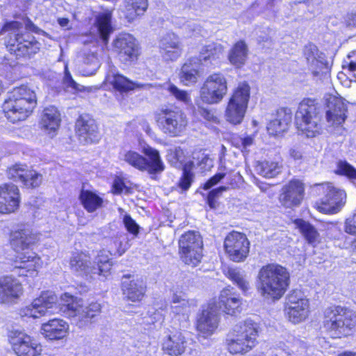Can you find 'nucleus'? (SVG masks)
I'll list each match as a JSON object with an SVG mask.
<instances>
[{"label":"nucleus","instance_id":"1","mask_svg":"<svg viewBox=\"0 0 356 356\" xmlns=\"http://www.w3.org/2000/svg\"><path fill=\"white\" fill-rule=\"evenodd\" d=\"M39 241L38 235L26 224L21 223L8 234V243L15 257L10 260V271L19 277L35 278L38 276L43 261L33 247Z\"/></svg>","mask_w":356,"mask_h":356},{"label":"nucleus","instance_id":"2","mask_svg":"<svg viewBox=\"0 0 356 356\" xmlns=\"http://www.w3.org/2000/svg\"><path fill=\"white\" fill-rule=\"evenodd\" d=\"M290 285L291 273L286 267L277 263H268L259 269L256 289L263 298L277 301L284 296Z\"/></svg>","mask_w":356,"mask_h":356},{"label":"nucleus","instance_id":"3","mask_svg":"<svg viewBox=\"0 0 356 356\" xmlns=\"http://www.w3.org/2000/svg\"><path fill=\"white\" fill-rule=\"evenodd\" d=\"M37 105L35 92L26 84H21L8 92L1 104V111L7 121L15 124L29 118Z\"/></svg>","mask_w":356,"mask_h":356},{"label":"nucleus","instance_id":"4","mask_svg":"<svg viewBox=\"0 0 356 356\" xmlns=\"http://www.w3.org/2000/svg\"><path fill=\"white\" fill-rule=\"evenodd\" d=\"M323 111L318 99L309 97L302 98L294 115V125L298 134L314 138L323 133Z\"/></svg>","mask_w":356,"mask_h":356},{"label":"nucleus","instance_id":"5","mask_svg":"<svg viewBox=\"0 0 356 356\" xmlns=\"http://www.w3.org/2000/svg\"><path fill=\"white\" fill-rule=\"evenodd\" d=\"M22 24L17 20L6 21L1 32H6L4 45L7 51L17 58H31L40 50V43L32 33L22 31Z\"/></svg>","mask_w":356,"mask_h":356},{"label":"nucleus","instance_id":"6","mask_svg":"<svg viewBox=\"0 0 356 356\" xmlns=\"http://www.w3.org/2000/svg\"><path fill=\"white\" fill-rule=\"evenodd\" d=\"M356 327V314L340 305H331L323 312L322 327L332 339L346 338Z\"/></svg>","mask_w":356,"mask_h":356},{"label":"nucleus","instance_id":"7","mask_svg":"<svg viewBox=\"0 0 356 356\" xmlns=\"http://www.w3.org/2000/svg\"><path fill=\"white\" fill-rule=\"evenodd\" d=\"M258 333V325L251 319L236 323L227 334V351L232 355L245 356L257 346Z\"/></svg>","mask_w":356,"mask_h":356},{"label":"nucleus","instance_id":"8","mask_svg":"<svg viewBox=\"0 0 356 356\" xmlns=\"http://www.w3.org/2000/svg\"><path fill=\"white\" fill-rule=\"evenodd\" d=\"M154 115L159 129L169 137H180L188 124L184 110L172 104L161 106Z\"/></svg>","mask_w":356,"mask_h":356},{"label":"nucleus","instance_id":"9","mask_svg":"<svg viewBox=\"0 0 356 356\" xmlns=\"http://www.w3.org/2000/svg\"><path fill=\"white\" fill-rule=\"evenodd\" d=\"M142 152L144 156L135 150H128L124 154V161L135 169L147 172L152 178L165 171V165L158 149L146 146Z\"/></svg>","mask_w":356,"mask_h":356},{"label":"nucleus","instance_id":"10","mask_svg":"<svg viewBox=\"0 0 356 356\" xmlns=\"http://www.w3.org/2000/svg\"><path fill=\"white\" fill-rule=\"evenodd\" d=\"M250 97L251 86L248 81L239 82L232 90L228 102H227L224 111L225 120L234 126L240 124L244 120V117L247 113Z\"/></svg>","mask_w":356,"mask_h":356},{"label":"nucleus","instance_id":"11","mask_svg":"<svg viewBox=\"0 0 356 356\" xmlns=\"http://www.w3.org/2000/svg\"><path fill=\"white\" fill-rule=\"evenodd\" d=\"M180 260L186 266L195 268L204 258V241L199 232L189 230L181 235L178 241Z\"/></svg>","mask_w":356,"mask_h":356},{"label":"nucleus","instance_id":"12","mask_svg":"<svg viewBox=\"0 0 356 356\" xmlns=\"http://www.w3.org/2000/svg\"><path fill=\"white\" fill-rule=\"evenodd\" d=\"M11 350L16 356H40L42 346L33 335L23 330L13 329L7 334Z\"/></svg>","mask_w":356,"mask_h":356},{"label":"nucleus","instance_id":"13","mask_svg":"<svg viewBox=\"0 0 356 356\" xmlns=\"http://www.w3.org/2000/svg\"><path fill=\"white\" fill-rule=\"evenodd\" d=\"M222 248L229 261L242 263L250 256L251 243L245 234L232 230L225 235Z\"/></svg>","mask_w":356,"mask_h":356},{"label":"nucleus","instance_id":"14","mask_svg":"<svg viewBox=\"0 0 356 356\" xmlns=\"http://www.w3.org/2000/svg\"><path fill=\"white\" fill-rule=\"evenodd\" d=\"M227 93V79L220 72L207 76L200 88V97L207 104H218Z\"/></svg>","mask_w":356,"mask_h":356},{"label":"nucleus","instance_id":"15","mask_svg":"<svg viewBox=\"0 0 356 356\" xmlns=\"http://www.w3.org/2000/svg\"><path fill=\"white\" fill-rule=\"evenodd\" d=\"M318 195L323 197L315 202L313 207L323 214L337 213L341 205L343 193L330 184L318 185Z\"/></svg>","mask_w":356,"mask_h":356},{"label":"nucleus","instance_id":"16","mask_svg":"<svg viewBox=\"0 0 356 356\" xmlns=\"http://www.w3.org/2000/svg\"><path fill=\"white\" fill-rule=\"evenodd\" d=\"M325 119L330 127H342L348 118V102L339 95H330L325 100Z\"/></svg>","mask_w":356,"mask_h":356},{"label":"nucleus","instance_id":"17","mask_svg":"<svg viewBox=\"0 0 356 356\" xmlns=\"http://www.w3.org/2000/svg\"><path fill=\"white\" fill-rule=\"evenodd\" d=\"M305 195V185L300 179L293 178L280 189L278 201L284 209H293L300 207Z\"/></svg>","mask_w":356,"mask_h":356},{"label":"nucleus","instance_id":"18","mask_svg":"<svg viewBox=\"0 0 356 356\" xmlns=\"http://www.w3.org/2000/svg\"><path fill=\"white\" fill-rule=\"evenodd\" d=\"M284 312L293 323L305 321L310 313L309 301L300 291L293 290L287 296Z\"/></svg>","mask_w":356,"mask_h":356},{"label":"nucleus","instance_id":"19","mask_svg":"<svg viewBox=\"0 0 356 356\" xmlns=\"http://www.w3.org/2000/svg\"><path fill=\"white\" fill-rule=\"evenodd\" d=\"M220 318L216 312V303L210 302L202 307L197 315L195 328L204 338L211 337L219 327Z\"/></svg>","mask_w":356,"mask_h":356},{"label":"nucleus","instance_id":"20","mask_svg":"<svg viewBox=\"0 0 356 356\" xmlns=\"http://www.w3.org/2000/svg\"><path fill=\"white\" fill-rule=\"evenodd\" d=\"M21 202L22 195L17 185L10 182L0 184V215L17 213Z\"/></svg>","mask_w":356,"mask_h":356},{"label":"nucleus","instance_id":"21","mask_svg":"<svg viewBox=\"0 0 356 356\" xmlns=\"http://www.w3.org/2000/svg\"><path fill=\"white\" fill-rule=\"evenodd\" d=\"M24 293L23 284L15 276L6 275L0 277V303L16 304Z\"/></svg>","mask_w":356,"mask_h":356},{"label":"nucleus","instance_id":"22","mask_svg":"<svg viewBox=\"0 0 356 356\" xmlns=\"http://www.w3.org/2000/svg\"><path fill=\"white\" fill-rule=\"evenodd\" d=\"M217 307L229 316H237L243 312V299L234 287H224L218 294Z\"/></svg>","mask_w":356,"mask_h":356},{"label":"nucleus","instance_id":"23","mask_svg":"<svg viewBox=\"0 0 356 356\" xmlns=\"http://www.w3.org/2000/svg\"><path fill=\"white\" fill-rule=\"evenodd\" d=\"M75 132L79 140L85 144H92L99 141L98 125L88 115H80L75 122Z\"/></svg>","mask_w":356,"mask_h":356},{"label":"nucleus","instance_id":"24","mask_svg":"<svg viewBox=\"0 0 356 356\" xmlns=\"http://www.w3.org/2000/svg\"><path fill=\"white\" fill-rule=\"evenodd\" d=\"M113 47L118 55L125 63L136 61L140 54L135 38L131 35L117 38L113 42Z\"/></svg>","mask_w":356,"mask_h":356},{"label":"nucleus","instance_id":"25","mask_svg":"<svg viewBox=\"0 0 356 356\" xmlns=\"http://www.w3.org/2000/svg\"><path fill=\"white\" fill-rule=\"evenodd\" d=\"M188 345V340L183 332L176 330L163 338L161 349L168 356H181L186 353Z\"/></svg>","mask_w":356,"mask_h":356},{"label":"nucleus","instance_id":"26","mask_svg":"<svg viewBox=\"0 0 356 356\" xmlns=\"http://www.w3.org/2000/svg\"><path fill=\"white\" fill-rule=\"evenodd\" d=\"M160 52L167 61H175L183 54V44L178 35L173 32L168 33L161 40Z\"/></svg>","mask_w":356,"mask_h":356},{"label":"nucleus","instance_id":"27","mask_svg":"<svg viewBox=\"0 0 356 356\" xmlns=\"http://www.w3.org/2000/svg\"><path fill=\"white\" fill-rule=\"evenodd\" d=\"M68 262L71 271L76 275L87 277L95 273L91 256L87 252L79 250L72 252Z\"/></svg>","mask_w":356,"mask_h":356},{"label":"nucleus","instance_id":"28","mask_svg":"<svg viewBox=\"0 0 356 356\" xmlns=\"http://www.w3.org/2000/svg\"><path fill=\"white\" fill-rule=\"evenodd\" d=\"M60 123V114L57 107L49 106L43 109L39 120V127L51 138L57 134Z\"/></svg>","mask_w":356,"mask_h":356},{"label":"nucleus","instance_id":"29","mask_svg":"<svg viewBox=\"0 0 356 356\" xmlns=\"http://www.w3.org/2000/svg\"><path fill=\"white\" fill-rule=\"evenodd\" d=\"M69 325L63 319L55 318L42 324L41 332L49 340H60L68 334Z\"/></svg>","mask_w":356,"mask_h":356},{"label":"nucleus","instance_id":"30","mask_svg":"<svg viewBox=\"0 0 356 356\" xmlns=\"http://www.w3.org/2000/svg\"><path fill=\"white\" fill-rule=\"evenodd\" d=\"M302 54L308 67L314 76L318 75L326 66V62L321 56V53L317 46L312 42L305 44Z\"/></svg>","mask_w":356,"mask_h":356},{"label":"nucleus","instance_id":"31","mask_svg":"<svg viewBox=\"0 0 356 356\" xmlns=\"http://www.w3.org/2000/svg\"><path fill=\"white\" fill-rule=\"evenodd\" d=\"M291 122V117L284 110H277L266 124V131L269 136L279 137L286 131Z\"/></svg>","mask_w":356,"mask_h":356},{"label":"nucleus","instance_id":"32","mask_svg":"<svg viewBox=\"0 0 356 356\" xmlns=\"http://www.w3.org/2000/svg\"><path fill=\"white\" fill-rule=\"evenodd\" d=\"M250 49L247 42L243 40H238L232 44L228 50V61L236 68L243 67L248 60Z\"/></svg>","mask_w":356,"mask_h":356},{"label":"nucleus","instance_id":"33","mask_svg":"<svg viewBox=\"0 0 356 356\" xmlns=\"http://www.w3.org/2000/svg\"><path fill=\"white\" fill-rule=\"evenodd\" d=\"M122 291L127 300L141 302L145 296L147 286L143 280L124 281L122 283Z\"/></svg>","mask_w":356,"mask_h":356},{"label":"nucleus","instance_id":"34","mask_svg":"<svg viewBox=\"0 0 356 356\" xmlns=\"http://www.w3.org/2000/svg\"><path fill=\"white\" fill-rule=\"evenodd\" d=\"M227 175H228V183H227L225 187H228V190L238 188V182L243 179V177L238 173H234L232 171L229 173H216L213 176H211V178H209L200 188L204 191L210 190L214 186L220 183L222 180L226 177Z\"/></svg>","mask_w":356,"mask_h":356},{"label":"nucleus","instance_id":"35","mask_svg":"<svg viewBox=\"0 0 356 356\" xmlns=\"http://www.w3.org/2000/svg\"><path fill=\"white\" fill-rule=\"evenodd\" d=\"M108 83L113 92L121 95L127 94L140 87V84L120 72L113 73Z\"/></svg>","mask_w":356,"mask_h":356},{"label":"nucleus","instance_id":"36","mask_svg":"<svg viewBox=\"0 0 356 356\" xmlns=\"http://www.w3.org/2000/svg\"><path fill=\"white\" fill-rule=\"evenodd\" d=\"M293 224L308 244L314 247L321 242L319 233L309 222L302 218H296Z\"/></svg>","mask_w":356,"mask_h":356},{"label":"nucleus","instance_id":"37","mask_svg":"<svg viewBox=\"0 0 356 356\" xmlns=\"http://www.w3.org/2000/svg\"><path fill=\"white\" fill-rule=\"evenodd\" d=\"M95 26L97 29L101 40L105 44H107L109 41L110 35L113 31L111 12L107 10L99 13L96 16Z\"/></svg>","mask_w":356,"mask_h":356},{"label":"nucleus","instance_id":"38","mask_svg":"<svg viewBox=\"0 0 356 356\" xmlns=\"http://www.w3.org/2000/svg\"><path fill=\"white\" fill-rule=\"evenodd\" d=\"M79 200L88 213H94L104 206L103 198L90 190L81 189Z\"/></svg>","mask_w":356,"mask_h":356},{"label":"nucleus","instance_id":"39","mask_svg":"<svg viewBox=\"0 0 356 356\" xmlns=\"http://www.w3.org/2000/svg\"><path fill=\"white\" fill-rule=\"evenodd\" d=\"M77 298L69 293L60 296V302L58 303V312L63 313L68 318L76 317L79 312Z\"/></svg>","mask_w":356,"mask_h":356},{"label":"nucleus","instance_id":"40","mask_svg":"<svg viewBox=\"0 0 356 356\" xmlns=\"http://www.w3.org/2000/svg\"><path fill=\"white\" fill-rule=\"evenodd\" d=\"M195 56L188 58L181 66L179 77L180 81L186 86H190L197 83L200 74V70L192 65L195 63Z\"/></svg>","mask_w":356,"mask_h":356},{"label":"nucleus","instance_id":"41","mask_svg":"<svg viewBox=\"0 0 356 356\" xmlns=\"http://www.w3.org/2000/svg\"><path fill=\"white\" fill-rule=\"evenodd\" d=\"M148 8V0H125L124 17L132 22L145 13Z\"/></svg>","mask_w":356,"mask_h":356},{"label":"nucleus","instance_id":"42","mask_svg":"<svg viewBox=\"0 0 356 356\" xmlns=\"http://www.w3.org/2000/svg\"><path fill=\"white\" fill-rule=\"evenodd\" d=\"M224 49L225 48L222 44L211 41L203 45L201 48L199 52L200 60L204 63H211L219 59Z\"/></svg>","mask_w":356,"mask_h":356},{"label":"nucleus","instance_id":"43","mask_svg":"<svg viewBox=\"0 0 356 356\" xmlns=\"http://www.w3.org/2000/svg\"><path fill=\"white\" fill-rule=\"evenodd\" d=\"M194 164L193 162L185 163L182 168L181 175L176 184V188L181 193H186L192 186L195 181V173L193 172Z\"/></svg>","mask_w":356,"mask_h":356},{"label":"nucleus","instance_id":"44","mask_svg":"<svg viewBox=\"0 0 356 356\" xmlns=\"http://www.w3.org/2000/svg\"><path fill=\"white\" fill-rule=\"evenodd\" d=\"M97 268L94 270V274L97 273L100 276L107 277L111 275V270L113 266L112 259L110 258L108 252L100 250L96 257Z\"/></svg>","mask_w":356,"mask_h":356},{"label":"nucleus","instance_id":"45","mask_svg":"<svg viewBox=\"0 0 356 356\" xmlns=\"http://www.w3.org/2000/svg\"><path fill=\"white\" fill-rule=\"evenodd\" d=\"M255 169L258 174L266 178H273L280 172V166L277 162L262 161L257 162Z\"/></svg>","mask_w":356,"mask_h":356},{"label":"nucleus","instance_id":"46","mask_svg":"<svg viewBox=\"0 0 356 356\" xmlns=\"http://www.w3.org/2000/svg\"><path fill=\"white\" fill-rule=\"evenodd\" d=\"M42 181V175L32 168H30L20 184L22 188L34 190L40 188Z\"/></svg>","mask_w":356,"mask_h":356},{"label":"nucleus","instance_id":"47","mask_svg":"<svg viewBox=\"0 0 356 356\" xmlns=\"http://www.w3.org/2000/svg\"><path fill=\"white\" fill-rule=\"evenodd\" d=\"M35 300L38 302L39 307L44 310L45 314L47 313L48 309L58 308L57 296L52 292L48 291H42Z\"/></svg>","mask_w":356,"mask_h":356},{"label":"nucleus","instance_id":"48","mask_svg":"<svg viewBox=\"0 0 356 356\" xmlns=\"http://www.w3.org/2000/svg\"><path fill=\"white\" fill-rule=\"evenodd\" d=\"M228 280H230L234 284H236L243 292L247 294L250 289V283L241 275V272L236 268H228L224 273Z\"/></svg>","mask_w":356,"mask_h":356},{"label":"nucleus","instance_id":"49","mask_svg":"<svg viewBox=\"0 0 356 356\" xmlns=\"http://www.w3.org/2000/svg\"><path fill=\"white\" fill-rule=\"evenodd\" d=\"M29 168L26 163H16L7 168L6 174L10 181L21 183Z\"/></svg>","mask_w":356,"mask_h":356},{"label":"nucleus","instance_id":"50","mask_svg":"<svg viewBox=\"0 0 356 356\" xmlns=\"http://www.w3.org/2000/svg\"><path fill=\"white\" fill-rule=\"evenodd\" d=\"M229 187L221 186L210 190L204 197V203L210 210H216L220 206L219 200L222 197V193L227 191Z\"/></svg>","mask_w":356,"mask_h":356},{"label":"nucleus","instance_id":"51","mask_svg":"<svg viewBox=\"0 0 356 356\" xmlns=\"http://www.w3.org/2000/svg\"><path fill=\"white\" fill-rule=\"evenodd\" d=\"M102 309V305L99 301L89 302L82 312L81 321L91 323L93 319L101 314Z\"/></svg>","mask_w":356,"mask_h":356},{"label":"nucleus","instance_id":"52","mask_svg":"<svg viewBox=\"0 0 356 356\" xmlns=\"http://www.w3.org/2000/svg\"><path fill=\"white\" fill-rule=\"evenodd\" d=\"M19 315L22 318H40L45 314L44 310L39 307L38 302H35V300L33 299L32 302L20 309Z\"/></svg>","mask_w":356,"mask_h":356},{"label":"nucleus","instance_id":"53","mask_svg":"<svg viewBox=\"0 0 356 356\" xmlns=\"http://www.w3.org/2000/svg\"><path fill=\"white\" fill-rule=\"evenodd\" d=\"M335 174L346 177L350 180H356V169L345 161L337 163Z\"/></svg>","mask_w":356,"mask_h":356},{"label":"nucleus","instance_id":"54","mask_svg":"<svg viewBox=\"0 0 356 356\" xmlns=\"http://www.w3.org/2000/svg\"><path fill=\"white\" fill-rule=\"evenodd\" d=\"M111 193L113 195H131L134 193V188L131 186H127L124 179L121 177H116L111 186Z\"/></svg>","mask_w":356,"mask_h":356},{"label":"nucleus","instance_id":"55","mask_svg":"<svg viewBox=\"0 0 356 356\" xmlns=\"http://www.w3.org/2000/svg\"><path fill=\"white\" fill-rule=\"evenodd\" d=\"M122 222L128 233L134 236H138L140 227L129 214H126L123 216Z\"/></svg>","mask_w":356,"mask_h":356},{"label":"nucleus","instance_id":"56","mask_svg":"<svg viewBox=\"0 0 356 356\" xmlns=\"http://www.w3.org/2000/svg\"><path fill=\"white\" fill-rule=\"evenodd\" d=\"M168 90L179 101L187 103L191 100L190 95L186 90L179 88L173 83L169 85Z\"/></svg>","mask_w":356,"mask_h":356},{"label":"nucleus","instance_id":"57","mask_svg":"<svg viewBox=\"0 0 356 356\" xmlns=\"http://www.w3.org/2000/svg\"><path fill=\"white\" fill-rule=\"evenodd\" d=\"M342 67L352 73L356 79V50H353L348 54L347 60L343 61Z\"/></svg>","mask_w":356,"mask_h":356},{"label":"nucleus","instance_id":"58","mask_svg":"<svg viewBox=\"0 0 356 356\" xmlns=\"http://www.w3.org/2000/svg\"><path fill=\"white\" fill-rule=\"evenodd\" d=\"M63 83L66 88H72L75 92L84 90V89L80 88L79 85L74 81L70 72L67 68L65 71Z\"/></svg>","mask_w":356,"mask_h":356},{"label":"nucleus","instance_id":"59","mask_svg":"<svg viewBox=\"0 0 356 356\" xmlns=\"http://www.w3.org/2000/svg\"><path fill=\"white\" fill-rule=\"evenodd\" d=\"M200 113L203 118H204L207 122H210V123H218L219 122L218 117L214 115L212 110H209V108L200 107Z\"/></svg>","mask_w":356,"mask_h":356},{"label":"nucleus","instance_id":"60","mask_svg":"<svg viewBox=\"0 0 356 356\" xmlns=\"http://www.w3.org/2000/svg\"><path fill=\"white\" fill-rule=\"evenodd\" d=\"M344 231L346 234L356 235V220L346 222L344 226Z\"/></svg>","mask_w":356,"mask_h":356},{"label":"nucleus","instance_id":"61","mask_svg":"<svg viewBox=\"0 0 356 356\" xmlns=\"http://www.w3.org/2000/svg\"><path fill=\"white\" fill-rule=\"evenodd\" d=\"M345 22L347 26H356V13H347L345 17Z\"/></svg>","mask_w":356,"mask_h":356},{"label":"nucleus","instance_id":"62","mask_svg":"<svg viewBox=\"0 0 356 356\" xmlns=\"http://www.w3.org/2000/svg\"><path fill=\"white\" fill-rule=\"evenodd\" d=\"M254 136L252 135H246L241 139V145L243 148H247L253 144Z\"/></svg>","mask_w":356,"mask_h":356},{"label":"nucleus","instance_id":"63","mask_svg":"<svg viewBox=\"0 0 356 356\" xmlns=\"http://www.w3.org/2000/svg\"><path fill=\"white\" fill-rule=\"evenodd\" d=\"M257 186L262 192H267L273 186H274V184H270L265 182H259L257 184Z\"/></svg>","mask_w":356,"mask_h":356},{"label":"nucleus","instance_id":"64","mask_svg":"<svg viewBox=\"0 0 356 356\" xmlns=\"http://www.w3.org/2000/svg\"><path fill=\"white\" fill-rule=\"evenodd\" d=\"M337 356H356V353L350 351H343L337 355Z\"/></svg>","mask_w":356,"mask_h":356}]
</instances>
